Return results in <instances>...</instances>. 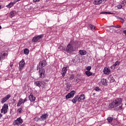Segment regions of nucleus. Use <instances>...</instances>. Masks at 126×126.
Here are the masks:
<instances>
[{"label": "nucleus", "mask_w": 126, "mask_h": 126, "mask_svg": "<svg viewBox=\"0 0 126 126\" xmlns=\"http://www.w3.org/2000/svg\"><path fill=\"white\" fill-rule=\"evenodd\" d=\"M85 73L87 76H91L92 75V72L89 71H86L85 72Z\"/></svg>", "instance_id": "c85d7f7f"}, {"label": "nucleus", "mask_w": 126, "mask_h": 126, "mask_svg": "<svg viewBox=\"0 0 126 126\" xmlns=\"http://www.w3.org/2000/svg\"><path fill=\"white\" fill-rule=\"evenodd\" d=\"M20 0H14V2H15V3H16L17 1H19Z\"/></svg>", "instance_id": "a18cd8bd"}, {"label": "nucleus", "mask_w": 126, "mask_h": 126, "mask_svg": "<svg viewBox=\"0 0 126 126\" xmlns=\"http://www.w3.org/2000/svg\"><path fill=\"white\" fill-rule=\"evenodd\" d=\"M12 65H12V64L10 65L11 67H12Z\"/></svg>", "instance_id": "8fccbe9b"}, {"label": "nucleus", "mask_w": 126, "mask_h": 126, "mask_svg": "<svg viewBox=\"0 0 126 126\" xmlns=\"http://www.w3.org/2000/svg\"><path fill=\"white\" fill-rule=\"evenodd\" d=\"M33 2H37V1H40V0H33Z\"/></svg>", "instance_id": "49530a36"}, {"label": "nucleus", "mask_w": 126, "mask_h": 126, "mask_svg": "<svg viewBox=\"0 0 126 126\" xmlns=\"http://www.w3.org/2000/svg\"><path fill=\"white\" fill-rule=\"evenodd\" d=\"M101 82L103 84V85H107V84H108V83L107 82V80L106 79H102L101 80Z\"/></svg>", "instance_id": "aec40b11"}, {"label": "nucleus", "mask_w": 126, "mask_h": 126, "mask_svg": "<svg viewBox=\"0 0 126 126\" xmlns=\"http://www.w3.org/2000/svg\"><path fill=\"white\" fill-rule=\"evenodd\" d=\"M34 85H36V86H38V87H45L46 86V84L45 83V82L43 81H35L34 82Z\"/></svg>", "instance_id": "20e7f679"}, {"label": "nucleus", "mask_w": 126, "mask_h": 126, "mask_svg": "<svg viewBox=\"0 0 126 126\" xmlns=\"http://www.w3.org/2000/svg\"><path fill=\"white\" fill-rule=\"evenodd\" d=\"M7 55V54L4 52L0 53V61H1V60H4V59H5V56H6Z\"/></svg>", "instance_id": "9b49d317"}, {"label": "nucleus", "mask_w": 126, "mask_h": 126, "mask_svg": "<svg viewBox=\"0 0 126 126\" xmlns=\"http://www.w3.org/2000/svg\"><path fill=\"white\" fill-rule=\"evenodd\" d=\"M8 111V104H4L2 107V109H1V113H3V114H5L7 113Z\"/></svg>", "instance_id": "39448f33"}, {"label": "nucleus", "mask_w": 126, "mask_h": 126, "mask_svg": "<svg viewBox=\"0 0 126 126\" xmlns=\"http://www.w3.org/2000/svg\"><path fill=\"white\" fill-rule=\"evenodd\" d=\"M113 65H114L116 67H117V65H118L116 63H115Z\"/></svg>", "instance_id": "de8ad7c7"}, {"label": "nucleus", "mask_w": 126, "mask_h": 126, "mask_svg": "<svg viewBox=\"0 0 126 126\" xmlns=\"http://www.w3.org/2000/svg\"><path fill=\"white\" fill-rule=\"evenodd\" d=\"M106 30H107V31H109V32H110L111 33H113V32H114V29L111 28V27H108Z\"/></svg>", "instance_id": "393cba45"}, {"label": "nucleus", "mask_w": 126, "mask_h": 126, "mask_svg": "<svg viewBox=\"0 0 126 126\" xmlns=\"http://www.w3.org/2000/svg\"><path fill=\"white\" fill-rule=\"evenodd\" d=\"M110 72L111 71L108 68L105 67L103 69V73H104V74H109Z\"/></svg>", "instance_id": "ddd939ff"}, {"label": "nucleus", "mask_w": 126, "mask_h": 126, "mask_svg": "<svg viewBox=\"0 0 126 126\" xmlns=\"http://www.w3.org/2000/svg\"><path fill=\"white\" fill-rule=\"evenodd\" d=\"M108 79L110 81V82H114L115 81V79L112 75L109 76Z\"/></svg>", "instance_id": "a878e982"}, {"label": "nucleus", "mask_w": 126, "mask_h": 126, "mask_svg": "<svg viewBox=\"0 0 126 126\" xmlns=\"http://www.w3.org/2000/svg\"><path fill=\"white\" fill-rule=\"evenodd\" d=\"M58 50H60V51H65V48L64 47L63 45H60L58 47Z\"/></svg>", "instance_id": "b1692460"}, {"label": "nucleus", "mask_w": 126, "mask_h": 126, "mask_svg": "<svg viewBox=\"0 0 126 126\" xmlns=\"http://www.w3.org/2000/svg\"><path fill=\"white\" fill-rule=\"evenodd\" d=\"M44 37L43 34H41L39 35L34 36L32 39V42H40L42 39Z\"/></svg>", "instance_id": "423d86ee"}, {"label": "nucleus", "mask_w": 126, "mask_h": 126, "mask_svg": "<svg viewBox=\"0 0 126 126\" xmlns=\"http://www.w3.org/2000/svg\"><path fill=\"white\" fill-rule=\"evenodd\" d=\"M22 123H23V121L20 118L17 119V120L15 121V125H17V126H20Z\"/></svg>", "instance_id": "9d476101"}, {"label": "nucleus", "mask_w": 126, "mask_h": 126, "mask_svg": "<svg viewBox=\"0 0 126 126\" xmlns=\"http://www.w3.org/2000/svg\"><path fill=\"white\" fill-rule=\"evenodd\" d=\"M24 65H25V61H24V60L23 59L19 63V69H20V70H22V69H23V67H24Z\"/></svg>", "instance_id": "1a4fd4ad"}, {"label": "nucleus", "mask_w": 126, "mask_h": 126, "mask_svg": "<svg viewBox=\"0 0 126 126\" xmlns=\"http://www.w3.org/2000/svg\"><path fill=\"white\" fill-rule=\"evenodd\" d=\"M86 69L88 71H90V70H91V66H88L87 67Z\"/></svg>", "instance_id": "2f4dec72"}, {"label": "nucleus", "mask_w": 126, "mask_h": 126, "mask_svg": "<svg viewBox=\"0 0 126 126\" xmlns=\"http://www.w3.org/2000/svg\"><path fill=\"white\" fill-rule=\"evenodd\" d=\"M0 29H1V26H0Z\"/></svg>", "instance_id": "3c124183"}, {"label": "nucleus", "mask_w": 126, "mask_h": 126, "mask_svg": "<svg viewBox=\"0 0 126 126\" xmlns=\"http://www.w3.org/2000/svg\"><path fill=\"white\" fill-rule=\"evenodd\" d=\"M111 69H115L116 68V67H115V65H112L111 66Z\"/></svg>", "instance_id": "58836bf2"}, {"label": "nucleus", "mask_w": 126, "mask_h": 126, "mask_svg": "<svg viewBox=\"0 0 126 126\" xmlns=\"http://www.w3.org/2000/svg\"><path fill=\"white\" fill-rule=\"evenodd\" d=\"M24 53L25 55H28L29 54V50L27 48L25 49Z\"/></svg>", "instance_id": "c756f323"}, {"label": "nucleus", "mask_w": 126, "mask_h": 126, "mask_svg": "<svg viewBox=\"0 0 126 126\" xmlns=\"http://www.w3.org/2000/svg\"><path fill=\"white\" fill-rule=\"evenodd\" d=\"M10 97H11V95H10V94H7L4 97L1 99V103L2 104H4V103H5V102H6V101H7V100H8V99L10 98Z\"/></svg>", "instance_id": "6e6552de"}, {"label": "nucleus", "mask_w": 126, "mask_h": 126, "mask_svg": "<svg viewBox=\"0 0 126 126\" xmlns=\"http://www.w3.org/2000/svg\"><path fill=\"white\" fill-rule=\"evenodd\" d=\"M119 19L122 21V23H124L125 22V20H124V19L119 17Z\"/></svg>", "instance_id": "a19ab883"}, {"label": "nucleus", "mask_w": 126, "mask_h": 126, "mask_svg": "<svg viewBox=\"0 0 126 126\" xmlns=\"http://www.w3.org/2000/svg\"><path fill=\"white\" fill-rule=\"evenodd\" d=\"M107 121L108 123H112V122L113 121V117L107 118Z\"/></svg>", "instance_id": "7c9ffc66"}, {"label": "nucleus", "mask_w": 126, "mask_h": 126, "mask_svg": "<svg viewBox=\"0 0 126 126\" xmlns=\"http://www.w3.org/2000/svg\"><path fill=\"white\" fill-rule=\"evenodd\" d=\"M78 98H78V95L75 96L73 98V99L72 100V103H73L74 104H76V102H77V101H79V99H78Z\"/></svg>", "instance_id": "dca6fc26"}, {"label": "nucleus", "mask_w": 126, "mask_h": 126, "mask_svg": "<svg viewBox=\"0 0 126 126\" xmlns=\"http://www.w3.org/2000/svg\"><path fill=\"white\" fill-rule=\"evenodd\" d=\"M89 27L90 28V29H91V30H92V31H93L95 29V26L93 25H89Z\"/></svg>", "instance_id": "bb28decb"}, {"label": "nucleus", "mask_w": 126, "mask_h": 126, "mask_svg": "<svg viewBox=\"0 0 126 126\" xmlns=\"http://www.w3.org/2000/svg\"><path fill=\"white\" fill-rule=\"evenodd\" d=\"M39 64L40 65V66H38L37 67V70L38 69H39V74L40 75V77H41V78H43L45 77V69L42 68V67L47 65V62L45 60H43L39 63Z\"/></svg>", "instance_id": "f03ea898"}, {"label": "nucleus", "mask_w": 126, "mask_h": 126, "mask_svg": "<svg viewBox=\"0 0 126 126\" xmlns=\"http://www.w3.org/2000/svg\"><path fill=\"white\" fill-rule=\"evenodd\" d=\"M17 112H18V113H19V114H21V113H22V108H19L17 110Z\"/></svg>", "instance_id": "473e14b6"}, {"label": "nucleus", "mask_w": 126, "mask_h": 126, "mask_svg": "<svg viewBox=\"0 0 126 126\" xmlns=\"http://www.w3.org/2000/svg\"><path fill=\"white\" fill-rule=\"evenodd\" d=\"M115 63H116V65H119V64H120V62L119 61H117Z\"/></svg>", "instance_id": "79ce46f5"}, {"label": "nucleus", "mask_w": 126, "mask_h": 126, "mask_svg": "<svg viewBox=\"0 0 126 126\" xmlns=\"http://www.w3.org/2000/svg\"><path fill=\"white\" fill-rule=\"evenodd\" d=\"M104 1V0H95L94 2V4H100V3H102Z\"/></svg>", "instance_id": "f3484780"}, {"label": "nucleus", "mask_w": 126, "mask_h": 126, "mask_svg": "<svg viewBox=\"0 0 126 126\" xmlns=\"http://www.w3.org/2000/svg\"><path fill=\"white\" fill-rule=\"evenodd\" d=\"M10 15L11 17H13V16H15V15H16V11H12L10 13Z\"/></svg>", "instance_id": "5701e85b"}, {"label": "nucleus", "mask_w": 126, "mask_h": 126, "mask_svg": "<svg viewBox=\"0 0 126 126\" xmlns=\"http://www.w3.org/2000/svg\"><path fill=\"white\" fill-rule=\"evenodd\" d=\"M0 8H1V6L0 5Z\"/></svg>", "instance_id": "603ef678"}, {"label": "nucleus", "mask_w": 126, "mask_h": 126, "mask_svg": "<svg viewBox=\"0 0 126 126\" xmlns=\"http://www.w3.org/2000/svg\"><path fill=\"white\" fill-rule=\"evenodd\" d=\"M100 14H114V13L110 12H102L100 13Z\"/></svg>", "instance_id": "cd10ccee"}, {"label": "nucleus", "mask_w": 126, "mask_h": 126, "mask_svg": "<svg viewBox=\"0 0 126 126\" xmlns=\"http://www.w3.org/2000/svg\"><path fill=\"white\" fill-rule=\"evenodd\" d=\"M76 82L78 83L80 81V79L79 78H77L76 80Z\"/></svg>", "instance_id": "37998d69"}, {"label": "nucleus", "mask_w": 126, "mask_h": 126, "mask_svg": "<svg viewBox=\"0 0 126 126\" xmlns=\"http://www.w3.org/2000/svg\"><path fill=\"white\" fill-rule=\"evenodd\" d=\"M25 102H27V98H26L24 99H23V103H25Z\"/></svg>", "instance_id": "ea45409f"}, {"label": "nucleus", "mask_w": 126, "mask_h": 126, "mask_svg": "<svg viewBox=\"0 0 126 126\" xmlns=\"http://www.w3.org/2000/svg\"><path fill=\"white\" fill-rule=\"evenodd\" d=\"M122 4H123L124 5H126V0H124L122 2Z\"/></svg>", "instance_id": "e433bc0d"}, {"label": "nucleus", "mask_w": 126, "mask_h": 126, "mask_svg": "<svg viewBox=\"0 0 126 126\" xmlns=\"http://www.w3.org/2000/svg\"><path fill=\"white\" fill-rule=\"evenodd\" d=\"M38 120L39 119H38V118H36V117L34 118V120L35 121V122H38Z\"/></svg>", "instance_id": "c03bdc74"}, {"label": "nucleus", "mask_w": 126, "mask_h": 126, "mask_svg": "<svg viewBox=\"0 0 126 126\" xmlns=\"http://www.w3.org/2000/svg\"><path fill=\"white\" fill-rule=\"evenodd\" d=\"M78 98L79 102H80L81 100H84V99H85V96H84V94H81L80 96L78 95Z\"/></svg>", "instance_id": "4be33fe9"}, {"label": "nucleus", "mask_w": 126, "mask_h": 126, "mask_svg": "<svg viewBox=\"0 0 126 126\" xmlns=\"http://www.w3.org/2000/svg\"><path fill=\"white\" fill-rule=\"evenodd\" d=\"M74 94H75V91H72L70 93H68L66 96V99H70V98H73L74 96Z\"/></svg>", "instance_id": "0eeeda50"}, {"label": "nucleus", "mask_w": 126, "mask_h": 126, "mask_svg": "<svg viewBox=\"0 0 126 126\" xmlns=\"http://www.w3.org/2000/svg\"><path fill=\"white\" fill-rule=\"evenodd\" d=\"M73 78H74V75L73 74L71 75L70 77V78H69V79L70 80H72V79H73Z\"/></svg>", "instance_id": "f704fd0d"}, {"label": "nucleus", "mask_w": 126, "mask_h": 126, "mask_svg": "<svg viewBox=\"0 0 126 126\" xmlns=\"http://www.w3.org/2000/svg\"><path fill=\"white\" fill-rule=\"evenodd\" d=\"M14 4H15V2L13 1V2H11L10 3H9L8 5H7L6 6V7H7V8H10L11 7H12V6H13V5H14Z\"/></svg>", "instance_id": "a211bd4d"}, {"label": "nucleus", "mask_w": 126, "mask_h": 126, "mask_svg": "<svg viewBox=\"0 0 126 126\" xmlns=\"http://www.w3.org/2000/svg\"><path fill=\"white\" fill-rule=\"evenodd\" d=\"M79 53L80 55H81V56H85V55H86L87 54V52L84 50H80L79 51Z\"/></svg>", "instance_id": "6ab92c4d"}, {"label": "nucleus", "mask_w": 126, "mask_h": 126, "mask_svg": "<svg viewBox=\"0 0 126 126\" xmlns=\"http://www.w3.org/2000/svg\"><path fill=\"white\" fill-rule=\"evenodd\" d=\"M94 90H95V91H99L100 90V88H99V87H96L95 88Z\"/></svg>", "instance_id": "4c0bfd02"}, {"label": "nucleus", "mask_w": 126, "mask_h": 126, "mask_svg": "<svg viewBox=\"0 0 126 126\" xmlns=\"http://www.w3.org/2000/svg\"><path fill=\"white\" fill-rule=\"evenodd\" d=\"M1 117H2V115L0 113V118H1Z\"/></svg>", "instance_id": "09e8293b"}, {"label": "nucleus", "mask_w": 126, "mask_h": 126, "mask_svg": "<svg viewBox=\"0 0 126 126\" xmlns=\"http://www.w3.org/2000/svg\"><path fill=\"white\" fill-rule=\"evenodd\" d=\"M122 102H123L122 98H116L109 104L108 107L110 109H114L115 111H119L121 112V111L124 110V108L122 107Z\"/></svg>", "instance_id": "f257e3e1"}, {"label": "nucleus", "mask_w": 126, "mask_h": 126, "mask_svg": "<svg viewBox=\"0 0 126 126\" xmlns=\"http://www.w3.org/2000/svg\"><path fill=\"white\" fill-rule=\"evenodd\" d=\"M117 8L118 9H122V8H123V6L122 5H118Z\"/></svg>", "instance_id": "c9c22d12"}, {"label": "nucleus", "mask_w": 126, "mask_h": 126, "mask_svg": "<svg viewBox=\"0 0 126 126\" xmlns=\"http://www.w3.org/2000/svg\"><path fill=\"white\" fill-rule=\"evenodd\" d=\"M110 27H115V28H121V26H115V25H113V26H110Z\"/></svg>", "instance_id": "72a5a7b5"}, {"label": "nucleus", "mask_w": 126, "mask_h": 126, "mask_svg": "<svg viewBox=\"0 0 126 126\" xmlns=\"http://www.w3.org/2000/svg\"><path fill=\"white\" fill-rule=\"evenodd\" d=\"M23 104V99L20 98L18 103H17V107H20V105Z\"/></svg>", "instance_id": "412c9836"}, {"label": "nucleus", "mask_w": 126, "mask_h": 126, "mask_svg": "<svg viewBox=\"0 0 126 126\" xmlns=\"http://www.w3.org/2000/svg\"><path fill=\"white\" fill-rule=\"evenodd\" d=\"M67 71V70L66 69V67H63L62 69V76H63V77H64V76L65 75V73H66Z\"/></svg>", "instance_id": "4468645a"}, {"label": "nucleus", "mask_w": 126, "mask_h": 126, "mask_svg": "<svg viewBox=\"0 0 126 126\" xmlns=\"http://www.w3.org/2000/svg\"><path fill=\"white\" fill-rule=\"evenodd\" d=\"M29 98L31 102H34L35 100H36V98L34 97V96H33V94H31L29 96Z\"/></svg>", "instance_id": "2eb2a0df"}, {"label": "nucleus", "mask_w": 126, "mask_h": 126, "mask_svg": "<svg viewBox=\"0 0 126 126\" xmlns=\"http://www.w3.org/2000/svg\"><path fill=\"white\" fill-rule=\"evenodd\" d=\"M65 51L67 53L70 54V53H72V52L75 51V48L72 46V44H69L67 46Z\"/></svg>", "instance_id": "7ed1b4c3"}, {"label": "nucleus", "mask_w": 126, "mask_h": 126, "mask_svg": "<svg viewBox=\"0 0 126 126\" xmlns=\"http://www.w3.org/2000/svg\"><path fill=\"white\" fill-rule=\"evenodd\" d=\"M48 114H42L41 116H40V118L41 119L42 121H46L47 118H48Z\"/></svg>", "instance_id": "f8f14e48"}]
</instances>
